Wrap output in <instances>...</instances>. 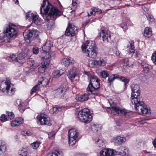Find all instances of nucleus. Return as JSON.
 Wrapping results in <instances>:
<instances>
[{"label": "nucleus", "mask_w": 156, "mask_h": 156, "mask_svg": "<svg viewBox=\"0 0 156 156\" xmlns=\"http://www.w3.org/2000/svg\"><path fill=\"white\" fill-rule=\"evenodd\" d=\"M46 1H43L40 9L41 12L43 14L44 18L47 21L50 20H53L57 17L61 16L62 12L57 8L53 7L52 5L48 3V5L45 8L43 9V11H42V8L45 6Z\"/></svg>", "instance_id": "nucleus-1"}, {"label": "nucleus", "mask_w": 156, "mask_h": 156, "mask_svg": "<svg viewBox=\"0 0 156 156\" xmlns=\"http://www.w3.org/2000/svg\"><path fill=\"white\" fill-rule=\"evenodd\" d=\"M133 104H134V107L136 110L140 114L147 115L151 114V110L149 107L145 105L143 101L142 98H139Z\"/></svg>", "instance_id": "nucleus-2"}, {"label": "nucleus", "mask_w": 156, "mask_h": 156, "mask_svg": "<svg viewBox=\"0 0 156 156\" xmlns=\"http://www.w3.org/2000/svg\"><path fill=\"white\" fill-rule=\"evenodd\" d=\"M90 83L87 88V91L89 94L97 95L98 92L96 90L100 87V80L96 76H93L90 79Z\"/></svg>", "instance_id": "nucleus-3"}, {"label": "nucleus", "mask_w": 156, "mask_h": 156, "mask_svg": "<svg viewBox=\"0 0 156 156\" xmlns=\"http://www.w3.org/2000/svg\"><path fill=\"white\" fill-rule=\"evenodd\" d=\"M78 120L85 123H89L92 120V116L90 114L89 110L84 108L79 111L78 114Z\"/></svg>", "instance_id": "nucleus-4"}, {"label": "nucleus", "mask_w": 156, "mask_h": 156, "mask_svg": "<svg viewBox=\"0 0 156 156\" xmlns=\"http://www.w3.org/2000/svg\"><path fill=\"white\" fill-rule=\"evenodd\" d=\"M132 90L131 100L133 104L139 98H142L140 95V91L139 87L137 84H132L131 86Z\"/></svg>", "instance_id": "nucleus-5"}, {"label": "nucleus", "mask_w": 156, "mask_h": 156, "mask_svg": "<svg viewBox=\"0 0 156 156\" xmlns=\"http://www.w3.org/2000/svg\"><path fill=\"white\" fill-rule=\"evenodd\" d=\"M68 138L70 146L74 145L78 139L79 132L75 129H70L68 132Z\"/></svg>", "instance_id": "nucleus-6"}, {"label": "nucleus", "mask_w": 156, "mask_h": 156, "mask_svg": "<svg viewBox=\"0 0 156 156\" xmlns=\"http://www.w3.org/2000/svg\"><path fill=\"white\" fill-rule=\"evenodd\" d=\"M17 32V28L16 26L13 24L9 23L4 32L9 37H12L14 36H16Z\"/></svg>", "instance_id": "nucleus-7"}, {"label": "nucleus", "mask_w": 156, "mask_h": 156, "mask_svg": "<svg viewBox=\"0 0 156 156\" xmlns=\"http://www.w3.org/2000/svg\"><path fill=\"white\" fill-rule=\"evenodd\" d=\"M37 118L41 125H47L50 126L51 125L50 118L45 114H42L38 115Z\"/></svg>", "instance_id": "nucleus-8"}, {"label": "nucleus", "mask_w": 156, "mask_h": 156, "mask_svg": "<svg viewBox=\"0 0 156 156\" xmlns=\"http://www.w3.org/2000/svg\"><path fill=\"white\" fill-rule=\"evenodd\" d=\"M85 45H82L83 51L85 53L87 56L91 58H95L97 56V48H90L85 49Z\"/></svg>", "instance_id": "nucleus-9"}, {"label": "nucleus", "mask_w": 156, "mask_h": 156, "mask_svg": "<svg viewBox=\"0 0 156 156\" xmlns=\"http://www.w3.org/2000/svg\"><path fill=\"white\" fill-rule=\"evenodd\" d=\"M26 17L27 20L32 23H34L37 25L40 24L38 20V16L36 14L28 12L26 14Z\"/></svg>", "instance_id": "nucleus-10"}, {"label": "nucleus", "mask_w": 156, "mask_h": 156, "mask_svg": "<svg viewBox=\"0 0 156 156\" xmlns=\"http://www.w3.org/2000/svg\"><path fill=\"white\" fill-rule=\"evenodd\" d=\"M77 33V28L73 25H69L67 28L65 34L68 36H74Z\"/></svg>", "instance_id": "nucleus-11"}, {"label": "nucleus", "mask_w": 156, "mask_h": 156, "mask_svg": "<svg viewBox=\"0 0 156 156\" xmlns=\"http://www.w3.org/2000/svg\"><path fill=\"white\" fill-rule=\"evenodd\" d=\"M68 90V86L66 84H63L56 90V93L59 95L62 98H63Z\"/></svg>", "instance_id": "nucleus-12"}, {"label": "nucleus", "mask_w": 156, "mask_h": 156, "mask_svg": "<svg viewBox=\"0 0 156 156\" xmlns=\"http://www.w3.org/2000/svg\"><path fill=\"white\" fill-rule=\"evenodd\" d=\"M118 152L113 149L105 148L101 151L100 153L101 156H111L118 155Z\"/></svg>", "instance_id": "nucleus-13"}, {"label": "nucleus", "mask_w": 156, "mask_h": 156, "mask_svg": "<svg viewBox=\"0 0 156 156\" xmlns=\"http://www.w3.org/2000/svg\"><path fill=\"white\" fill-rule=\"evenodd\" d=\"M39 32L37 30H29L24 32L23 34L26 39H29L32 37H35L39 35Z\"/></svg>", "instance_id": "nucleus-14"}, {"label": "nucleus", "mask_w": 156, "mask_h": 156, "mask_svg": "<svg viewBox=\"0 0 156 156\" xmlns=\"http://www.w3.org/2000/svg\"><path fill=\"white\" fill-rule=\"evenodd\" d=\"M99 34L101 37H102L103 41L105 43H107L111 40V35L109 32L102 30Z\"/></svg>", "instance_id": "nucleus-15"}, {"label": "nucleus", "mask_w": 156, "mask_h": 156, "mask_svg": "<svg viewBox=\"0 0 156 156\" xmlns=\"http://www.w3.org/2000/svg\"><path fill=\"white\" fill-rule=\"evenodd\" d=\"M10 85H11L10 81L9 79L6 78L5 81H3L0 83V90L4 92Z\"/></svg>", "instance_id": "nucleus-16"}, {"label": "nucleus", "mask_w": 156, "mask_h": 156, "mask_svg": "<svg viewBox=\"0 0 156 156\" xmlns=\"http://www.w3.org/2000/svg\"><path fill=\"white\" fill-rule=\"evenodd\" d=\"M75 63V61L70 57L64 58L62 59L61 62L62 65L65 67H68L69 65L73 64Z\"/></svg>", "instance_id": "nucleus-17"}, {"label": "nucleus", "mask_w": 156, "mask_h": 156, "mask_svg": "<svg viewBox=\"0 0 156 156\" xmlns=\"http://www.w3.org/2000/svg\"><path fill=\"white\" fill-rule=\"evenodd\" d=\"M76 69L75 67H73L68 72L67 76L70 80H73L76 76Z\"/></svg>", "instance_id": "nucleus-18"}, {"label": "nucleus", "mask_w": 156, "mask_h": 156, "mask_svg": "<svg viewBox=\"0 0 156 156\" xmlns=\"http://www.w3.org/2000/svg\"><path fill=\"white\" fill-rule=\"evenodd\" d=\"M26 56V54L24 53L19 54L17 56V62L20 63H23L25 62Z\"/></svg>", "instance_id": "nucleus-19"}, {"label": "nucleus", "mask_w": 156, "mask_h": 156, "mask_svg": "<svg viewBox=\"0 0 156 156\" xmlns=\"http://www.w3.org/2000/svg\"><path fill=\"white\" fill-rule=\"evenodd\" d=\"M119 150H120V151H117L118 152V155L124 156L127 154L129 152L128 149L126 147L123 146H121L119 147Z\"/></svg>", "instance_id": "nucleus-20"}, {"label": "nucleus", "mask_w": 156, "mask_h": 156, "mask_svg": "<svg viewBox=\"0 0 156 156\" xmlns=\"http://www.w3.org/2000/svg\"><path fill=\"white\" fill-rule=\"evenodd\" d=\"M11 85H10V86L8 88L6 89L4 92V93L6 95L10 96H12L15 93V88L11 87Z\"/></svg>", "instance_id": "nucleus-21"}, {"label": "nucleus", "mask_w": 156, "mask_h": 156, "mask_svg": "<svg viewBox=\"0 0 156 156\" xmlns=\"http://www.w3.org/2000/svg\"><path fill=\"white\" fill-rule=\"evenodd\" d=\"M27 62L29 67H33V68L34 69L36 68L39 65V64L35 62L34 60L32 58L29 59Z\"/></svg>", "instance_id": "nucleus-22"}, {"label": "nucleus", "mask_w": 156, "mask_h": 156, "mask_svg": "<svg viewBox=\"0 0 156 156\" xmlns=\"http://www.w3.org/2000/svg\"><path fill=\"white\" fill-rule=\"evenodd\" d=\"M82 45H83V46L85 45V49H87L88 48H91L96 47L95 42L91 41H87L85 44H84Z\"/></svg>", "instance_id": "nucleus-23"}, {"label": "nucleus", "mask_w": 156, "mask_h": 156, "mask_svg": "<svg viewBox=\"0 0 156 156\" xmlns=\"http://www.w3.org/2000/svg\"><path fill=\"white\" fill-rule=\"evenodd\" d=\"M23 122V120L21 118H18L12 121L11 123V125L12 126H19L22 124Z\"/></svg>", "instance_id": "nucleus-24"}, {"label": "nucleus", "mask_w": 156, "mask_h": 156, "mask_svg": "<svg viewBox=\"0 0 156 156\" xmlns=\"http://www.w3.org/2000/svg\"><path fill=\"white\" fill-rule=\"evenodd\" d=\"M39 83L42 84L43 87H45L49 83V79L45 77H41L38 80Z\"/></svg>", "instance_id": "nucleus-25"}, {"label": "nucleus", "mask_w": 156, "mask_h": 156, "mask_svg": "<svg viewBox=\"0 0 156 156\" xmlns=\"http://www.w3.org/2000/svg\"><path fill=\"white\" fill-rule=\"evenodd\" d=\"M89 98L87 94L78 95L76 97V98L77 99L81 102L87 101Z\"/></svg>", "instance_id": "nucleus-26"}, {"label": "nucleus", "mask_w": 156, "mask_h": 156, "mask_svg": "<svg viewBox=\"0 0 156 156\" xmlns=\"http://www.w3.org/2000/svg\"><path fill=\"white\" fill-rule=\"evenodd\" d=\"M118 76V75L117 74H113L108 76V82L110 85L113 84V81L115 79H117Z\"/></svg>", "instance_id": "nucleus-27"}, {"label": "nucleus", "mask_w": 156, "mask_h": 156, "mask_svg": "<svg viewBox=\"0 0 156 156\" xmlns=\"http://www.w3.org/2000/svg\"><path fill=\"white\" fill-rule=\"evenodd\" d=\"M98 67L101 66H105L106 63V59L105 58L101 57L99 60H97Z\"/></svg>", "instance_id": "nucleus-28"}, {"label": "nucleus", "mask_w": 156, "mask_h": 156, "mask_svg": "<svg viewBox=\"0 0 156 156\" xmlns=\"http://www.w3.org/2000/svg\"><path fill=\"white\" fill-rule=\"evenodd\" d=\"M152 35V30L151 28L149 27H146L144 30V36L148 38H149Z\"/></svg>", "instance_id": "nucleus-29"}, {"label": "nucleus", "mask_w": 156, "mask_h": 156, "mask_svg": "<svg viewBox=\"0 0 156 156\" xmlns=\"http://www.w3.org/2000/svg\"><path fill=\"white\" fill-rule=\"evenodd\" d=\"M5 34L3 36L0 37V42H5V43L9 42L10 41L11 37H9L7 36L6 34L5 33Z\"/></svg>", "instance_id": "nucleus-30"}, {"label": "nucleus", "mask_w": 156, "mask_h": 156, "mask_svg": "<svg viewBox=\"0 0 156 156\" xmlns=\"http://www.w3.org/2000/svg\"><path fill=\"white\" fill-rule=\"evenodd\" d=\"M114 140L115 144H120L125 142L126 139L123 137L118 136L114 138Z\"/></svg>", "instance_id": "nucleus-31"}, {"label": "nucleus", "mask_w": 156, "mask_h": 156, "mask_svg": "<svg viewBox=\"0 0 156 156\" xmlns=\"http://www.w3.org/2000/svg\"><path fill=\"white\" fill-rule=\"evenodd\" d=\"M64 73V71L61 69L60 70H56L55 71L52 73L53 77L55 78H57L59 77Z\"/></svg>", "instance_id": "nucleus-32"}, {"label": "nucleus", "mask_w": 156, "mask_h": 156, "mask_svg": "<svg viewBox=\"0 0 156 156\" xmlns=\"http://www.w3.org/2000/svg\"><path fill=\"white\" fill-rule=\"evenodd\" d=\"M127 48H128V52L130 53H134L135 50L134 49V42L131 41L130 42L129 45L127 46Z\"/></svg>", "instance_id": "nucleus-33"}, {"label": "nucleus", "mask_w": 156, "mask_h": 156, "mask_svg": "<svg viewBox=\"0 0 156 156\" xmlns=\"http://www.w3.org/2000/svg\"><path fill=\"white\" fill-rule=\"evenodd\" d=\"M95 143L99 147H101L104 144L103 140L101 137H99L98 139H96L95 140Z\"/></svg>", "instance_id": "nucleus-34"}, {"label": "nucleus", "mask_w": 156, "mask_h": 156, "mask_svg": "<svg viewBox=\"0 0 156 156\" xmlns=\"http://www.w3.org/2000/svg\"><path fill=\"white\" fill-rule=\"evenodd\" d=\"M100 125L93 123L91 125V129L92 131L94 133H96L100 129Z\"/></svg>", "instance_id": "nucleus-35"}, {"label": "nucleus", "mask_w": 156, "mask_h": 156, "mask_svg": "<svg viewBox=\"0 0 156 156\" xmlns=\"http://www.w3.org/2000/svg\"><path fill=\"white\" fill-rule=\"evenodd\" d=\"M6 147L4 142L0 141V154H2L5 152Z\"/></svg>", "instance_id": "nucleus-36"}, {"label": "nucleus", "mask_w": 156, "mask_h": 156, "mask_svg": "<svg viewBox=\"0 0 156 156\" xmlns=\"http://www.w3.org/2000/svg\"><path fill=\"white\" fill-rule=\"evenodd\" d=\"M117 79L122 82L124 83L125 85L127 84L129 81V79L127 78L124 77L122 76L118 75V76L117 77Z\"/></svg>", "instance_id": "nucleus-37"}, {"label": "nucleus", "mask_w": 156, "mask_h": 156, "mask_svg": "<svg viewBox=\"0 0 156 156\" xmlns=\"http://www.w3.org/2000/svg\"><path fill=\"white\" fill-rule=\"evenodd\" d=\"M120 108L117 107H112L111 109V113L114 115H118L119 112V109Z\"/></svg>", "instance_id": "nucleus-38"}, {"label": "nucleus", "mask_w": 156, "mask_h": 156, "mask_svg": "<svg viewBox=\"0 0 156 156\" xmlns=\"http://www.w3.org/2000/svg\"><path fill=\"white\" fill-rule=\"evenodd\" d=\"M19 156H27V151L25 148H23L21 150H19Z\"/></svg>", "instance_id": "nucleus-39"}, {"label": "nucleus", "mask_w": 156, "mask_h": 156, "mask_svg": "<svg viewBox=\"0 0 156 156\" xmlns=\"http://www.w3.org/2000/svg\"><path fill=\"white\" fill-rule=\"evenodd\" d=\"M40 144L41 142L40 141H36L31 144V146L33 149H36L39 147Z\"/></svg>", "instance_id": "nucleus-40"}, {"label": "nucleus", "mask_w": 156, "mask_h": 156, "mask_svg": "<svg viewBox=\"0 0 156 156\" xmlns=\"http://www.w3.org/2000/svg\"><path fill=\"white\" fill-rule=\"evenodd\" d=\"M50 63V58H44L43 59V62H41L42 65L44 66L47 68L48 66Z\"/></svg>", "instance_id": "nucleus-41"}, {"label": "nucleus", "mask_w": 156, "mask_h": 156, "mask_svg": "<svg viewBox=\"0 0 156 156\" xmlns=\"http://www.w3.org/2000/svg\"><path fill=\"white\" fill-rule=\"evenodd\" d=\"M62 155V151L56 150L53 151L49 156H61Z\"/></svg>", "instance_id": "nucleus-42"}, {"label": "nucleus", "mask_w": 156, "mask_h": 156, "mask_svg": "<svg viewBox=\"0 0 156 156\" xmlns=\"http://www.w3.org/2000/svg\"><path fill=\"white\" fill-rule=\"evenodd\" d=\"M40 84L39 83L36 84L34 87H33L30 91L31 95L35 92L37 90H38L40 88Z\"/></svg>", "instance_id": "nucleus-43"}, {"label": "nucleus", "mask_w": 156, "mask_h": 156, "mask_svg": "<svg viewBox=\"0 0 156 156\" xmlns=\"http://www.w3.org/2000/svg\"><path fill=\"white\" fill-rule=\"evenodd\" d=\"M89 66L91 67H93L95 66L98 67L97 60H90L89 62Z\"/></svg>", "instance_id": "nucleus-44"}, {"label": "nucleus", "mask_w": 156, "mask_h": 156, "mask_svg": "<svg viewBox=\"0 0 156 156\" xmlns=\"http://www.w3.org/2000/svg\"><path fill=\"white\" fill-rule=\"evenodd\" d=\"M7 59L10 62L15 61L17 62V56L15 55L12 54L10 55V56L7 58Z\"/></svg>", "instance_id": "nucleus-45"}, {"label": "nucleus", "mask_w": 156, "mask_h": 156, "mask_svg": "<svg viewBox=\"0 0 156 156\" xmlns=\"http://www.w3.org/2000/svg\"><path fill=\"white\" fill-rule=\"evenodd\" d=\"M78 0H73L72 3V7H70L71 9H73V11H75L76 9V1Z\"/></svg>", "instance_id": "nucleus-46"}, {"label": "nucleus", "mask_w": 156, "mask_h": 156, "mask_svg": "<svg viewBox=\"0 0 156 156\" xmlns=\"http://www.w3.org/2000/svg\"><path fill=\"white\" fill-rule=\"evenodd\" d=\"M127 112L125 109H121L120 108L119 109V112L118 115L120 116H124L126 115Z\"/></svg>", "instance_id": "nucleus-47"}, {"label": "nucleus", "mask_w": 156, "mask_h": 156, "mask_svg": "<svg viewBox=\"0 0 156 156\" xmlns=\"http://www.w3.org/2000/svg\"><path fill=\"white\" fill-rule=\"evenodd\" d=\"M100 75L103 78H106L108 76V73L105 70H102L100 72Z\"/></svg>", "instance_id": "nucleus-48"}, {"label": "nucleus", "mask_w": 156, "mask_h": 156, "mask_svg": "<svg viewBox=\"0 0 156 156\" xmlns=\"http://www.w3.org/2000/svg\"><path fill=\"white\" fill-rule=\"evenodd\" d=\"M21 134L24 136H29L32 134V133L31 132L28 131H22L21 132Z\"/></svg>", "instance_id": "nucleus-49"}, {"label": "nucleus", "mask_w": 156, "mask_h": 156, "mask_svg": "<svg viewBox=\"0 0 156 156\" xmlns=\"http://www.w3.org/2000/svg\"><path fill=\"white\" fill-rule=\"evenodd\" d=\"M46 68L47 67L45 66L42 65L41 64V66L39 67L38 68V71L41 73H43L45 72V70Z\"/></svg>", "instance_id": "nucleus-50"}, {"label": "nucleus", "mask_w": 156, "mask_h": 156, "mask_svg": "<svg viewBox=\"0 0 156 156\" xmlns=\"http://www.w3.org/2000/svg\"><path fill=\"white\" fill-rule=\"evenodd\" d=\"M6 113L10 119H13L14 118L15 116L14 114L12 112L7 111Z\"/></svg>", "instance_id": "nucleus-51"}, {"label": "nucleus", "mask_w": 156, "mask_h": 156, "mask_svg": "<svg viewBox=\"0 0 156 156\" xmlns=\"http://www.w3.org/2000/svg\"><path fill=\"white\" fill-rule=\"evenodd\" d=\"M58 111L59 110L58 108L57 107H54L51 109L50 112H51L53 114H56L58 112Z\"/></svg>", "instance_id": "nucleus-52"}, {"label": "nucleus", "mask_w": 156, "mask_h": 156, "mask_svg": "<svg viewBox=\"0 0 156 156\" xmlns=\"http://www.w3.org/2000/svg\"><path fill=\"white\" fill-rule=\"evenodd\" d=\"M88 16H95V12L94 11V9H90L89 10L88 12Z\"/></svg>", "instance_id": "nucleus-53"}, {"label": "nucleus", "mask_w": 156, "mask_h": 156, "mask_svg": "<svg viewBox=\"0 0 156 156\" xmlns=\"http://www.w3.org/2000/svg\"><path fill=\"white\" fill-rule=\"evenodd\" d=\"M7 119V116L4 114L2 115L1 116L0 119L3 122L6 121Z\"/></svg>", "instance_id": "nucleus-54"}, {"label": "nucleus", "mask_w": 156, "mask_h": 156, "mask_svg": "<svg viewBox=\"0 0 156 156\" xmlns=\"http://www.w3.org/2000/svg\"><path fill=\"white\" fill-rule=\"evenodd\" d=\"M22 104V103H20V105H18L19 110L21 112H23L25 109V106H23Z\"/></svg>", "instance_id": "nucleus-55"}, {"label": "nucleus", "mask_w": 156, "mask_h": 156, "mask_svg": "<svg viewBox=\"0 0 156 156\" xmlns=\"http://www.w3.org/2000/svg\"><path fill=\"white\" fill-rule=\"evenodd\" d=\"M42 49L44 52L47 53V52L49 51L51 49V48H48V46H46V45H44L42 47Z\"/></svg>", "instance_id": "nucleus-56"}, {"label": "nucleus", "mask_w": 156, "mask_h": 156, "mask_svg": "<svg viewBox=\"0 0 156 156\" xmlns=\"http://www.w3.org/2000/svg\"><path fill=\"white\" fill-rule=\"evenodd\" d=\"M33 52L34 54H37L39 52L38 48L36 47H33Z\"/></svg>", "instance_id": "nucleus-57"}, {"label": "nucleus", "mask_w": 156, "mask_h": 156, "mask_svg": "<svg viewBox=\"0 0 156 156\" xmlns=\"http://www.w3.org/2000/svg\"><path fill=\"white\" fill-rule=\"evenodd\" d=\"M151 59L153 63L156 65V52L153 54Z\"/></svg>", "instance_id": "nucleus-58"}, {"label": "nucleus", "mask_w": 156, "mask_h": 156, "mask_svg": "<svg viewBox=\"0 0 156 156\" xmlns=\"http://www.w3.org/2000/svg\"><path fill=\"white\" fill-rule=\"evenodd\" d=\"M85 73L87 75L89 78L91 79L93 76H95L93 75V74L90 72H85Z\"/></svg>", "instance_id": "nucleus-59"}, {"label": "nucleus", "mask_w": 156, "mask_h": 156, "mask_svg": "<svg viewBox=\"0 0 156 156\" xmlns=\"http://www.w3.org/2000/svg\"><path fill=\"white\" fill-rule=\"evenodd\" d=\"M121 27L124 30L128 29L127 25L125 23H122L121 24Z\"/></svg>", "instance_id": "nucleus-60"}, {"label": "nucleus", "mask_w": 156, "mask_h": 156, "mask_svg": "<svg viewBox=\"0 0 156 156\" xmlns=\"http://www.w3.org/2000/svg\"><path fill=\"white\" fill-rule=\"evenodd\" d=\"M44 45L48 46L49 48H51L52 45L51 42L50 41H47Z\"/></svg>", "instance_id": "nucleus-61"}, {"label": "nucleus", "mask_w": 156, "mask_h": 156, "mask_svg": "<svg viewBox=\"0 0 156 156\" xmlns=\"http://www.w3.org/2000/svg\"><path fill=\"white\" fill-rule=\"evenodd\" d=\"M94 11L95 12V14L97 13L100 14L102 13V11L99 9L94 8Z\"/></svg>", "instance_id": "nucleus-62"}, {"label": "nucleus", "mask_w": 156, "mask_h": 156, "mask_svg": "<svg viewBox=\"0 0 156 156\" xmlns=\"http://www.w3.org/2000/svg\"><path fill=\"white\" fill-rule=\"evenodd\" d=\"M55 133H49L48 134V137L49 138H51L55 136Z\"/></svg>", "instance_id": "nucleus-63"}, {"label": "nucleus", "mask_w": 156, "mask_h": 156, "mask_svg": "<svg viewBox=\"0 0 156 156\" xmlns=\"http://www.w3.org/2000/svg\"><path fill=\"white\" fill-rule=\"evenodd\" d=\"M147 20L149 21H151L153 20V17L152 16H150L149 14H148L147 15Z\"/></svg>", "instance_id": "nucleus-64"}]
</instances>
